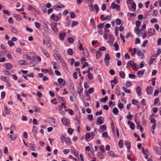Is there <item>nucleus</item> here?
Here are the masks:
<instances>
[{"label": "nucleus", "mask_w": 161, "mask_h": 161, "mask_svg": "<svg viewBox=\"0 0 161 161\" xmlns=\"http://www.w3.org/2000/svg\"><path fill=\"white\" fill-rule=\"evenodd\" d=\"M110 59L111 58L109 56V54L108 53L106 54L105 55L104 61L105 64L107 66L109 65V63L108 62V61L110 60Z\"/></svg>", "instance_id": "obj_1"}, {"label": "nucleus", "mask_w": 161, "mask_h": 161, "mask_svg": "<svg viewBox=\"0 0 161 161\" xmlns=\"http://www.w3.org/2000/svg\"><path fill=\"white\" fill-rule=\"evenodd\" d=\"M61 122L63 124L66 126H69L70 125L69 120L68 119L66 118L62 119Z\"/></svg>", "instance_id": "obj_2"}, {"label": "nucleus", "mask_w": 161, "mask_h": 161, "mask_svg": "<svg viewBox=\"0 0 161 161\" xmlns=\"http://www.w3.org/2000/svg\"><path fill=\"white\" fill-rule=\"evenodd\" d=\"M42 27L45 31L47 33H49L50 31V30L48 27L47 25L45 22H44L43 23Z\"/></svg>", "instance_id": "obj_3"}, {"label": "nucleus", "mask_w": 161, "mask_h": 161, "mask_svg": "<svg viewBox=\"0 0 161 161\" xmlns=\"http://www.w3.org/2000/svg\"><path fill=\"white\" fill-rule=\"evenodd\" d=\"M57 24L56 23L53 22L51 23V27L53 31L55 32H56L58 31V29L57 26Z\"/></svg>", "instance_id": "obj_4"}, {"label": "nucleus", "mask_w": 161, "mask_h": 161, "mask_svg": "<svg viewBox=\"0 0 161 161\" xmlns=\"http://www.w3.org/2000/svg\"><path fill=\"white\" fill-rule=\"evenodd\" d=\"M50 120V123L54 127H56L57 125V123L56 121V120L54 118H51Z\"/></svg>", "instance_id": "obj_5"}, {"label": "nucleus", "mask_w": 161, "mask_h": 161, "mask_svg": "<svg viewBox=\"0 0 161 161\" xmlns=\"http://www.w3.org/2000/svg\"><path fill=\"white\" fill-rule=\"evenodd\" d=\"M111 7L113 9L116 8L117 10H120V6L117 4H116L114 2H113L111 3Z\"/></svg>", "instance_id": "obj_6"}, {"label": "nucleus", "mask_w": 161, "mask_h": 161, "mask_svg": "<svg viewBox=\"0 0 161 161\" xmlns=\"http://www.w3.org/2000/svg\"><path fill=\"white\" fill-rule=\"evenodd\" d=\"M146 92L147 94H151L153 92V87L150 86H147L146 88Z\"/></svg>", "instance_id": "obj_7"}, {"label": "nucleus", "mask_w": 161, "mask_h": 161, "mask_svg": "<svg viewBox=\"0 0 161 161\" xmlns=\"http://www.w3.org/2000/svg\"><path fill=\"white\" fill-rule=\"evenodd\" d=\"M103 123V122L102 120L101 117L100 116L97 118V121L96 122V125H100L102 124Z\"/></svg>", "instance_id": "obj_8"}, {"label": "nucleus", "mask_w": 161, "mask_h": 161, "mask_svg": "<svg viewBox=\"0 0 161 161\" xmlns=\"http://www.w3.org/2000/svg\"><path fill=\"white\" fill-rule=\"evenodd\" d=\"M65 7V6L64 5H62V6H59V5H55L53 6V8L57 10V11H58V8H64Z\"/></svg>", "instance_id": "obj_9"}, {"label": "nucleus", "mask_w": 161, "mask_h": 161, "mask_svg": "<svg viewBox=\"0 0 161 161\" xmlns=\"http://www.w3.org/2000/svg\"><path fill=\"white\" fill-rule=\"evenodd\" d=\"M64 141L66 144L68 145H70L71 143V141L69 138L68 137H65Z\"/></svg>", "instance_id": "obj_10"}, {"label": "nucleus", "mask_w": 161, "mask_h": 161, "mask_svg": "<svg viewBox=\"0 0 161 161\" xmlns=\"http://www.w3.org/2000/svg\"><path fill=\"white\" fill-rule=\"evenodd\" d=\"M131 144L129 141H127L125 143V145L127 148V152H129L130 151V149L131 147Z\"/></svg>", "instance_id": "obj_11"}, {"label": "nucleus", "mask_w": 161, "mask_h": 161, "mask_svg": "<svg viewBox=\"0 0 161 161\" xmlns=\"http://www.w3.org/2000/svg\"><path fill=\"white\" fill-rule=\"evenodd\" d=\"M136 92L138 95L140 96L142 94L141 89L140 86H138L136 88Z\"/></svg>", "instance_id": "obj_12"}, {"label": "nucleus", "mask_w": 161, "mask_h": 161, "mask_svg": "<svg viewBox=\"0 0 161 161\" xmlns=\"http://www.w3.org/2000/svg\"><path fill=\"white\" fill-rule=\"evenodd\" d=\"M155 32V30L153 28H150V31H148V33H150L148 34L149 36H151L153 35Z\"/></svg>", "instance_id": "obj_13"}, {"label": "nucleus", "mask_w": 161, "mask_h": 161, "mask_svg": "<svg viewBox=\"0 0 161 161\" xmlns=\"http://www.w3.org/2000/svg\"><path fill=\"white\" fill-rule=\"evenodd\" d=\"M13 17L15 18L18 21H20L21 19V16L19 15L16 14H14L13 15Z\"/></svg>", "instance_id": "obj_14"}, {"label": "nucleus", "mask_w": 161, "mask_h": 161, "mask_svg": "<svg viewBox=\"0 0 161 161\" xmlns=\"http://www.w3.org/2000/svg\"><path fill=\"white\" fill-rule=\"evenodd\" d=\"M135 64L132 61H130L127 63V65L129 66H131L132 67H134L135 65Z\"/></svg>", "instance_id": "obj_15"}, {"label": "nucleus", "mask_w": 161, "mask_h": 161, "mask_svg": "<svg viewBox=\"0 0 161 161\" xmlns=\"http://www.w3.org/2000/svg\"><path fill=\"white\" fill-rule=\"evenodd\" d=\"M41 50L44 55L47 57H49V54L47 51L42 48H41Z\"/></svg>", "instance_id": "obj_16"}, {"label": "nucleus", "mask_w": 161, "mask_h": 161, "mask_svg": "<svg viewBox=\"0 0 161 161\" xmlns=\"http://www.w3.org/2000/svg\"><path fill=\"white\" fill-rule=\"evenodd\" d=\"M101 52L99 51H97L96 53V58L97 59L99 58L101 56Z\"/></svg>", "instance_id": "obj_17"}, {"label": "nucleus", "mask_w": 161, "mask_h": 161, "mask_svg": "<svg viewBox=\"0 0 161 161\" xmlns=\"http://www.w3.org/2000/svg\"><path fill=\"white\" fill-rule=\"evenodd\" d=\"M112 112L114 115H117L118 114L119 110L117 108L115 107L113 108Z\"/></svg>", "instance_id": "obj_18"}, {"label": "nucleus", "mask_w": 161, "mask_h": 161, "mask_svg": "<svg viewBox=\"0 0 161 161\" xmlns=\"http://www.w3.org/2000/svg\"><path fill=\"white\" fill-rule=\"evenodd\" d=\"M115 93L118 96H119L120 95L121 92L119 89L118 88L115 87Z\"/></svg>", "instance_id": "obj_19"}, {"label": "nucleus", "mask_w": 161, "mask_h": 161, "mask_svg": "<svg viewBox=\"0 0 161 161\" xmlns=\"http://www.w3.org/2000/svg\"><path fill=\"white\" fill-rule=\"evenodd\" d=\"M7 136L8 138H10L11 141H14L16 139V136L13 137L12 135L9 134H7Z\"/></svg>", "instance_id": "obj_20"}, {"label": "nucleus", "mask_w": 161, "mask_h": 161, "mask_svg": "<svg viewBox=\"0 0 161 161\" xmlns=\"http://www.w3.org/2000/svg\"><path fill=\"white\" fill-rule=\"evenodd\" d=\"M119 75L120 77L122 78H124L125 77V74L123 71H120L119 72Z\"/></svg>", "instance_id": "obj_21"}, {"label": "nucleus", "mask_w": 161, "mask_h": 161, "mask_svg": "<svg viewBox=\"0 0 161 161\" xmlns=\"http://www.w3.org/2000/svg\"><path fill=\"white\" fill-rule=\"evenodd\" d=\"M5 67L8 69H10L12 67V65L9 63L6 64H5Z\"/></svg>", "instance_id": "obj_22"}, {"label": "nucleus", "mask_w": 161, "mask_h": 161, "mask_svg": "<svg viewBox=\"0 0 161 161\" xmlns=\"http://www.w3.org/2000/svg\"><path fill=\"white\" fill-rule=\"evenodd\" d=\"M65 35V33H61L59 34V37L60 39L62 40H63Z\"/></svg>", "instance_id": "obj_23"}, {"label": "nucleus", "mask_w": 161, "mask_h": 161, "mask_svg": "<svg viewBox=\"0 0 161 161\" xmlns=\"http://www.w3.org/2000/svg\"><path fill=\"white\" fill-rule=\"evenodd\" d=\"M108 99V97L106 96H105L104 98H101L100 99L101 101L105 103L107 101Z\"/></svg>", "instance_id": "obj_24"}, {"label": "nucleus", "mask_w": 161, "mask_h": 161, "mask_svg": "<svg viewBox=\"0 0 161 161\" xmlns=\"http://www.w3.org/2000/svg\"><path fill=\"white\" fill-rule=\"evenodd\" d=\"M122 89L125 93H130V90L129 89H127L125 86H123L122 87Z\"/></svg>", "instance_id": "obj_25"}, {"label": "nucleus", "mask_w": 161, "mask_h": 161, "mask_svg": "<svg viewBox=\"0 0 161 161\" xmlns=\"http://www.w3.org/2000/svg\"><path fill=\"white\" fill-rule=\"evenodd\" d=\"M26 63V61L22 60H20L19 62V63L20 65L28 64Z\"/></svg>", "instance_id": "obj_26"}, {"label": "nucleus", "mask_w": 161, "mask_h": 161, "mask_svg": "<svg viewBox=\"0 0 161 161\" xmlns=\"http://www.w3.org/2000/svg\"><path fill=\"white\" fill-rule=\"evenodd\" d=\"M114 46L115 47V50L117 51L119 49V46L117 42H115L114 44Z\"/></svg>", "instance_id": "obj_27"}, {"label": "nucleus", "mask_w": 161, "mask_h": 161, "mask_svg": "<svg viewBox=\"0 0 161 161\" xmlns=\"http://www.w3.org/2000/svg\"><path fill=\"white\" fill-rule=\"evenodd\" d=\"M129 77L130 78L133 79H136V76L134 74H129Z\"/></svg>", "instance_id": "obj_28"}, {"label": "nucleus", "mask_w": 161, "mask_h": 161, "mask_svg": "<svg viewBox=\"0 0 161 161\" xmlns=\"http://www.w3.org/2000/svg\"><path fill=\"white\" fill-rule=\"evenodd\" d=\"M104 25V23H100L97 25V27L99 29L101 30L103 28Z\"/></svg>", "instance_id": "obj_29"}, {"label": "nucleus", "mask_w": 161, "mask_h": 161, "mask_svg": "<svg viewBox=\"0 0 161 161\" xmlns=\"http://www.w3.org/2000/svg\"><path fill=\"white\" fill-rule=\"evenodd\" d=\"M78 89L77 93L80 94L83 92V88L81 86H80L79 88H78Z\"/></svg>", "instance_id": "obj_30"}, {"label": "nucleus", "mask_w": 161, "mask_h": 161, "mask_svg": "<svg viewBox=\"0 0 161 161\" xmlns=\"http://www.w3.org/2000/svg\"><path fill=\"white\" fill-rule=\"evenodd\" d=\"M86 139H88L91 137V134L90 133H86L85 136Z\"/></svg>", "instance_id": "obj_31"}, {"label": "nucleus", "mask_w": 161, "mask_h": 161, "mask_svg": "<svg viewBox=\"0 0 161 161\" xmlns=\"http://www.w3.org/2000/svg\"><path fill=\"white\" fill-rule=\"evenodd\" d=\"M158 14V11L157 9H155L153 11L152 15L154 17H157Z\"/></svg>", "instance_id": "obj_32"}, {"label": "nucleus", "mask_w": 161, "mask_h": 161, "mask_svg": "<svg viewBox=\"0 0 161 161\" xmlns=\"http://www.w3.org/2000/svg\"><path fill=\"white\" fill-rule=\"evenodd\" d=\"M123 141L122 140H120L118 142V145L119 147L122 148L123 146Z\"/></svg>", "instance_id": "obj_33"}, {"label": "nucleus", "mask_w": 161, "mask_h": 161, "mask_svg": "<svg viewBox=\"0 0 161 161\" xmlns=\"http://www.w3.org/2000/svg\"><path fill=\"white\" fill-rule=\"evenodd\" d=\"M145 69H143L142 70H140V71H139L137 72V74L138 75H143L144 72H145Z\"/></svg>", "instance_id": "obj_34"}, {"label": "nucleus", "mask_w": 161, "mask_h": 161, "mask_svg": "<svg viewBox=\"0 0 161 161\" xmlns=\"http://www.w3.org/2000/svg\"><path fill=\"white\" fill-rule=\"evenodd\" d=\"M94 8L96 13H97L99 10L98 6L97 4H95L94 5Z\"/></svg>", "instance_id": "obj_35"}, {"label": "nucleus", "mask_w": 161, "mask_h": 161, "mask_svg": "<svg viewBox=\"0 0 161 161\" xmlns=\"http://www.w3.org/2000/svg\"><path fill=\"white\" fill-rule=\"evenodd\" d=\"M68 54L70 55H73V53L72 50L71 48H69L67 50Z\"/></svg>", "instance_id": "obj_36"}, {"label": "nucleus", "mask_w": 161, "mask_h": 161, "mask_svg": "<svg viewBox=\"0 0 161 161\" xmlns=\"http://www.w3.org/2000/svg\"><path fill=\"white\" fill-rule=\"evenodd\" d=\"M23 57L24 58L27 60H31V57L28 56L27 55L25 54L23 55Z\"/></svg>", "instance_id": "obj_37"}, {"label": "nucleus", "mask_w": 161, "mask_h": 161, "mask_svg": "<svg viewBox=\"0 0 161 161\" xmlns=\"http://www.w3.org/2000/svg\"><path fill=\"white\" fill-rule=\"evenodd\" d=\"M135 127V125L133 122H131L130 125V128L132 130H134Z\"/></svg>", "instance_id": "obj_38"}, {"label": "nucleus", "mask_w": 161, "mask_h": 161, "mask_svg": "<svg viewBox=\"0 0 161 161\" xmlns=\"http://www.w3.org/2000/svg\"><path fill=\"white\" fill-rule=\"evenodd\" d=\"M142 124L143 125H146V120L144 118V116L142 117Z\"/></svg>", "instance_id": "obj_39"}, {"label": "nucleus", "mask_w": 161, "mask_h": 161, "mask_svg": "<svg viewBox=\"0 0 161 161\" xmlns=\"http://www.w3.org/2000/svg\"><path fill=\"white\" fill-rule=\"evenodd\" d=\"M135 32L137 34H139L140 33V30L139 29L135 27L134 29Z\"/></svg>", "instance_id": "obj_40"}, {"label": "nucleus", "mask_w": 161, "mask_h": 161, "mask_svg": "<svg viewBox=\"0 0 161 161\" xmlns=\"http://www.w3.org/2000/svg\"><path fill=\"white\" fill-rule=\"evenodd\" d=\"M68 133L69 134H72L74 132V130L71 128H69L67 130Z\"/></svg>", "instance_id": "obj_41"}, {"label": "nucleus", "mask_w": 161, "mask_h": 161, "mask_svg": "<svg viewBox=\"0 0 161 161\" xmlns=\"http://www.w3.org/2000/svg\"><path fill=\"white\" fill-rule=\"evenodd\" d=\"M132 104L135 105H137L139 103V102L135 99H133L132 101Z\"/></svg>", "instance_id": "obj_42"}, {"label": "nucleus", "mask_w": 161, "mask_h": 161, "mask_svg": "<svg viewBox=\"0 0 161 161\" xmlns=\"http://www.w3.org/2000/svg\"><path fill=\"white\" fill-rule=\"evenodd\" d=\"M108 154L109 155L111 156L112 157H114L115 155L114 153L111 151H109L108 152Z\"/></svg>", "instance_id": "obj_43"}, {"label": "nucleus", "mask_w": 161, "mask_h": 161, "mask_svg": "<svg viewBox=\"0 0 161 161\" xmlns=\"http://www.w3.org/2000/svg\"><path fill=\"white\" fill-rule=\"evenodd\" d=\"M131 85V82L130 81H127L125 83V86L127 87H130Z\"/></svg>", "instance_id": "obj_44"}, {"label": "nucleus", "mask_w": 161, "mask_h": 161, "mask_svg": "<svg viewBox=\"0 0 161 161\" xmlns=\"http://www.w3.org/2000/svg\"><path fill=\"white\" fill-rule=\"evenodd\" d=\"M115 22L117 25H119L121 24V21L120 19L118 18L116 19Z\"/></svg>", "instance_id": "obj_45"}, {"label": "nucleus", "mask_w": 161, "mask_h": 161, "mask_svg": "<svg viewBox=\"0 0 161 161\" xmlns=\"http://www.w3.org/2000/svg\"><path fill=\"white\" fill-rule=\"evenodd\" d=\"M72 151L75 157H77L78 156V153L77 152L75 149H73Z\"/></svg>", "instance_id": "obj_46"}, {"label": "nucleus", "mask_w": 161, "mask_h": 161, "mask_svg": "<svg viewBox=\"0 0 161 161\" xmlns=\"http://www.w3.org/2000/svg\"><path fill=\"white\" fill-rule=\"evenodd\" d=\"M94 90L93 88L92 87L89 88L88 91V92L89 93L92 94L94 92Z\"/></svg>", "instance_id": "obj_47"}, {"label": "nucleus", "mask_w": 161, "mask_h": 161, "mask_svg": "<svg viewBox=\"0 0 161 161\" xmlns=\"http://www.w3.org/2000/svg\"><path fill=\"white\" fill-rule=\"evenodd\" d=\"M76 15L74 12H71L70 14V17L71 18L74 19L76 17Z\"/></svg>", "instance_id": "obj_48"}, {"label": "nucleus", "mask_w": 161, "mask_h": 161, "mask_svg": "<svg viewBox=\"0 0 161 161\" xmlns=\"http://www.w3.org/2000/svg\"><path fill=\"white\" fill-rule=\"evenodd\" d=\"M68 41L69 43H73L74 42V40L72 38L70 37L68 38Z\"/></svg>", "instance_id": "obj_49"}, {"label": "nucleus", "mask_w": 161, "mask_h": 161, "mask_svg": "<svg viewBox=\"0 0 161 161\" xmlns=\"http://www.w3.org/2000/svg\"><path fill=\"white\" fill-rule=\"evenodd\" d=\"M148 42V41L146 40L143 42V44H142V46L143 47H145Z\"/></svg>", "instance_id": "obj_50"}, {"label": "nucleus", "mask_w": 161, "mask_h": 161, "mask_svg": "<svg viewBox=\"0 0 161 161\" xmlns=\"http://www.w3.org/2000/svg\"><path fill=\"white\" fill-rule=\"evenodd\" d=\"M30 146V148L31 150L34 151V149L35 148V147L33 146L34 144L32 143H30L29 144Z\"/></svg>", "instance_id": "obj_51"}, {"label": "nucleus", "mask_w": 161, "mask_h": 161, "mask_svg": "<svg viewBox=\"0 0 161 161\" xmlns=\"http://www.w3.org/2000/svg\"><path fill=\"white\" fill-rule=\"evenodd\" d=\"M159 102V104L160 103V102H159V99L158 98H156L154 100V104L156 105L158 104V103Z\"/></svg>", "instance_id": "obj_52"}, {"label": "nucleus", "mask_w": 161, "mask_h": 161, "mask_svg": "<svg viewBox=\"0 0 161 161\" xmlns=\"http://www.w3.org/2000/svg\"><path fill=\"white\" fill-rule=\"evenodd\" d=\"M4 111L5 113L8 114H9L10 111L7 108L6 106L4 107Z\"/></svg>", "instance_id": "obj_53"}, {"label": "nucleus", "mask_w": 161, "mask_h": 161, "mask_svg": "<svg viewBox=\"0 0 161 161\" xmlns=\"http://www.w3.org/2000/svg\"><path fill=\"white\" fill-rule=\"evenodd\" d=\"M8 43L10 47H13L14 45V43L10 40L8 41Z\"/></svg>", "instance_id": "obj_54"}, {"label": "nucleus", "mask_w": 161, "mask_h": 161, "mask_svg": "<svg viewBox=\"0 0 161 161\" xmlns=\"http://www.w3.org/2000/svg\"><path fill=\"white\" fill-rule=\"evenodd\" d=\"M133 116V115H130V113L129 112V114L126 116V118L127 119L130 120L131 119Z\"/></svg>", "instance_id": "obj_55"}, {"label": "nucleus", "mask_w": 161, "mask_h": 161, "mask_svg": "<svg viewBox=\"0 0 161 161\" xmlns=\"http://www.w3.org/2000/svg\"><path fill=\"white\" fill-rule=\"evenodd\" d=\"M136 27L139 28L140 27L141 22L140 21L138 20L136 22Z\"/></svg>", "instance_id": "obj_56"}, {"label": "nucleus", "mask_w": 161, "mask_h": 161, "mask_svg": "<svg viewBox=\"0 0 161 161\" xmlns=\"http://www.w3.org/2000/svg\"><path fill=\"white\" fill-rule=\"evenodd\" d=\"M115 105V103L113 102L112 101H110L109 102V107H113V106Z\"/></svg>", "instance_id": "obj_57"}, {"label": "nucleus", "mask_w": 161, "mask_h": 161, "mask_svg": "<svg viewBox=\"0 0 161 161\" xmlns=\"http://www.w3.org/2000/svg\"><path fill=\"white\" fill-rule=\"evenodd\" d=\"M35 25L37 29H39L40 28L41 25L40 24L37 22H35Z\"/></svg>", "instance_id": "obj_58"}, {"label": "nucleus", "mask_w": 161, "mask_h": 161, "mask_svg": "<svg viewBox=\"0 0 161 161\" xmlns=\"http://www.w3.org/2000/svg\"><path fill=\"white\" fill-rule=\"evenodd\" d=\"M102 136L103 137H108V134L107 132H103L102 134Z\"/></svg>", "instance_id": "obj_59"}, {"label": "nucleus", "mask_w": 161, "mask_h": 161, "mask_svg": "<svg viewBox=\"0 0 161 161\" xmlns=\"http://www.w3.org/2000/svg\"><path fill=\"white\" fill-rule=\"evenodd\" d=\"M99 51H105L106 50V48L104 46L100 47L99 48Z\"/></svg>", "instance_id": "obj_60"}, {"label": "nucleus", "mask_w": 161, "mask_h": 161, "mask_svg": "<svg viewBox=\"0 0 161 161\" xmlns=\"http://www.w3.org/2000/svg\"><path fill=\"white\" fill-rule=\"evenodd\" d=\"M78 24V22L77 21H73L72 25L71 27H73L74 26L77 25Z\"/></svg>", "instance_id": "obj_61"}, {"label": "nucleus", "mask_w": 161, "mask_h": 161, "mask_svg": "<svg viewBox=\"0 0 161 161\" xmlns=\"http://www.w3.org/2000/svg\"><path fill=\"white\" fill-rule=\"evenodd\" d=\"M37 130V127L36 126H34L32 130V131L33 132H34L35 134H36Z\"/></svg>", "instance_id": "obj_62"}, {"label": "nucleus", "mask_w": 161, "mask_h": 161, "mask_svg": "<svg viewBox=\"0 0 161 161\" xmlns=\"http://www.w3.org/2000/svg\"><path fill=\"white\" fill-rule=\"evenodd\" d=\"M131 7L134 9V11H135L136 9V5L135 3H132Z\"/></svg>", "instance_id": "obj_63"}, {"label": "nucleus", "mask_w": 161, "mask_h": 161, "mask_svg": "<svg viewBox=\"0 0 161 161\" xmlns=\"http://www.w3.org/2000/svg\"><path fill=\"white\" fill-rule=\"evenodd\" d=\"M118 106L119 109H122L124 107L123 104L121 103H119L118 104Z\"/></svg>", "instance_id": "obj_64"}]
</instances>
